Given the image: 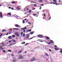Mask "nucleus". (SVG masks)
<instances>
[{
  "instance_id": "de8ad7c7",
  "label": "nucleus",
  "mask_w": 62,
  "mask_h": 62,
  "mask_svg": "<svg viewBox=\"0 0 62 62\" xmlns=\"http://www.w3.org/2000/svg\"><path fill=\"white\" fill-rule=\"evenodd\" d=\"M12 45H8V46H12Z\"/></svg>"
},
{
  "instance_id": "0e129e2a",
  "label": "nucleus",
  "mask_w": 62,
  "mask_h": 62,
  "mask_svg": "<svg viewBox=\"0 0 62 62\" xmlns=\"http://www.w3.org/2000/svg\"><path fill=\"white\" fill-rule=\"evenodd\" d=\"M11 42V41H9V43H10Z\"/></svg>"
},
{
  "instance_id": "49530a36",
  "label": "nucleus",
  "mask_w": 62,
  "mask_h": 62,
  "mask_svg": "<svg viewBox=\"0 0 62 62\" xmlns=\"http://www.w3.org/2000/svg\"><path fill=\"white\" fill-rule=\"evenodd\" d=\"M14 54H12V56H14Z\"/></svg>"
},
{
  "instance_id": "2eb2a0df",
  "label": "nucleus",
  "mask_w": 62,
  "mask_h": 62,
  "mask_svg": "<svg viewBox=\"0 0 62 62\" xmlns=\"http://www.w3.org/2000/svg\"><path fill=\"white\" fill-rule=\"evenodd\" d=\"M18 32H16L15 33V34L16 35H17L18 34Z\"/></svg>"
},
{
  "instance_id": "6e6d98bb",
  "label": "nucleus",
  "mask_w": 62,
  "mask_h": 62,
  "mask_svg": "<svg viewBox=\"0 0 62 62\" xmlns=\"http://www.w3.org/2000/svg\"><path fill=\"white\" fill-rule=\"evenodd\" d=\"M11 9H12V10H13L14 9V8H11Z\"/></svg>"
},
{
  "instance_id": "9b49d317",
  "label": "nucleus",
  "mask_w": 62,
  "mask_h": 62,
  "mask_svg": "<svg viewBox=\"0 0 62 62\" xmlns=\"http://www.w3.org/2000/svg\"><path fill=\"white\" fill-rule=\"evenodd\" d=\"M13 30H19V29L16 28H15L13 29Z\"/></svg>"
},
{
  "instance_id": "393cba45",
  "label": "nucleus",
  "mask_w": 62,
  "mask_h": 62,
  "mask_svg": "<svg viewBox=\"0 0 62 62\" xmlns=\"http://www.w3.org/2000/svg\"><path fill=\"white\" fill-rule=\"evenodd\" d=\"M28 30L29 32H31V30L28 29Z\"/></svg>"
},
{
  "instance_id": "ddd939ff",
  "label": "nucleus",
  "mask_w": 62,
  "mask_h": 62,
  "mask_svg": "<svg viewBox=\"0 0 62 62\" xmlns=\"http://www.w3.org/2000/svg\"><path fill=\"white\" fill-rule=\"evenodd\" d=\"M6 30H2V32H6Z\"/></svg>"
},
{
  "instance_id": "9d476101",
  "label": "nucleus",
  "mask_w": 62,
  "mask_h": 62,
  "mask_svg": "<svg viewBox=\"0 0 62 62\" xmlns=\"http://www.w3.org/2000/svg\"><path fill=\"white\" fill-rule=\"evenodd\" d=\"M39 2H41V3H43V1L42 0H39Z\"/></svg>"
},
{
  "instance_id": "3c124183",
  "label": "nucleus",
  "mask_w": 62,
  "mask_h": 62,
  "mask_svg": "<svg viewBox=\"0 0 62 62\" xmlns=\"http://www.w3.org/2000/svg\"><path fill=\"white\" fill-rule=\"evenodd\" d=\"M8 33H7V34L6 35H8Z\"/></svg>"
},
{
  "instance_id": "72a5a7b5",
  "label": "nucleus",
  "mask_w": 62,
  "mask_h": 62,
  "mask_svg": "<svg viewBox=\"0 0 62 62\" xmlns=\"http://www.w3.org/2000/svg\"><path fill=\"white\" fill-rule=\"evenodd\" d=\"M33 39L32 38H29V40H30V39Z\"/></svg>"
},
{
  "instance_id": "603ef678",
  "label": "nucleus",
  "mask_w": 62,
  "mask_h": 62,
  "mask_svg": "<svg viewBox=\"0 0 62 62\" xmlns=\"http://www.w3.org/2000/svg\"><path fill=\"white\" fill-rule=\"evenodd\" d=\"M13 41H14V42H16V41L15 40H14Z\"/></svg>"
},
{
  "instance_id": "13d9d810",
  "label": "nucleus",
  "mask_w": 62,
  "mask_h": 62,
  "mask_svg": "<svg viewBox=\"0 0 62 62\" xmlns=\"http://www.w3.org/2000/svg\"><path fill=\"white\" fill-rule=\"evenodd\" d=\"M25 42H23V44H24L25 43Z\"/></svg>"
},
{
  "instance_id": "4be33fe9",
  "label": "nucleus",
  "mask_w": 62,
  "mask_h": 62,
  "mask_svg": "<svg viewBox=\"0 0 62 62\" xmlns=\"http://www.w3.org/2000/svg\"><path fill=\"white\" fill-rule=\"evenodd\" d=\"M29 44V43H27L25 45V46L27 45H28V44Z\"/></svg>"
},
{
  "instance_id": "c9c22d12",
  "label": "nucleus",
  "mask_w": 62,
  "mask_h": 62,
  "mask_svg": "<svg viewBox=\"0 0 62 62\" xmlns=\"http://www.w3.org/2000/svg\"><path fill=\"white\" fill-rule=\"evenodd\" d=\"M25 23V21H24L23 20V23Z\"/></svg>"
},
{
  "instance_id": "5fc2aeb1",
  "label": "nucleus",
  "mask_w": 62,
  "mask_h": 62,
  "mask_svg": "<svg viewBox=\"0 0 62 62\" xmlns=\"http://www.w3.org/2000/svg\"><path fill=\"white\" fill-rule=\"evenodd\" d=\"M23 32H25V30H23Z\"/></svg>"
},
{
  "instance_id": "20e7f679",
  "label": "nucleus",
  "mask_w": 62,
  "mask_h": 62,
  "mask_svg": "<svg viewBox=\"0 0 62 62\" xmlns=\"http://www.w3.org/2000/svg\"><path fill=\"white\" fill-rule=\"evenodd\" d=\"M35 58L34 57L32 59H31L30 60V61H31V62H33L35 60Z\"/></svg>"
},
{
  "instance_id": "a878e982",
  "label": "nucleus",
  "mask_w": 62,
  "mask_h": 62,
  "mask_svg": "<svg viewBox=\"0 0 62 62\" xmlns=\"http://www.w3.org/2000/svg\"><path fill=\"white\" fill-rule=\"evenodd\" d=\"M21 29L22 30H24V29L23 28H21Z\"/></svg>"
},
{
  "instance_id": "f03ea898",
  "label": "nucleus",
  "mask_w": 62,
  "mask_h": 62,
  "mask_svg": "<svg viewBox=\"0 0 62 62\" xmlns=\"http://www.w3.org/2000/svg\"><path fill=\"white\" fill-rule=\"evenodd\" d=\"M38 38H42L43 37V36L42 35H38Z\"/></svg>"
},
{
  "instance_id": "2f4dec72",
  "label": "nucleus",
  "mask_w": 62,
  "mask_h": 62,
  "mask_svg": "<svg viewBox=\"0 0 62 62\" xmlns=\"http://www.w3.org/2000/svg\"><path fill=\"white\" fill-rule=\"evenodd\" d=\"M25 36V34H23V37H24Z\"/></svg>"
},
{
  "instance_id": "774afa93",
  "label": "nucleus",
  "mask_w": 62,
  "mask_h": 62,
  "mask_svg": "<svg viewBox=\"0 0 62 62\" xmlns=\"http://www.w3.org/2000/svg\"><path fill=\"white\" fill-rule=\"evenodd\" d=\"M40 41V42H43V41Z\"/></svg>"
},
{
  "instance_id": "c756f323",
  "label": "nucleus",
  "mask_w": 62,
  "mask_h": 62,
  "mask_svg": "<svg viewBox=\"0 0 62 62\" xmlns=\"http://www.w3.org/2000/svg\"><path fill=\"white\" fill-rule=\"evenodd\" d=\"M37 6V4H34V7H36Z\"/></svg>"
},
{
  "instance_id": "4c0bfd02",
  "label": "nucleus",
  "mask_w": 62,
  "mask_h": 62,
  "mask_svg": "<svg viewBox=\"0 0 62 62\" xmlns=\"http://www.w3.org/2000/svg\"><path fill=\"white\" fill-rule=\"evenodd\" d=\"M17 8L18 9H19V10L20 9H21V8H19V7H18Z\"/></svg>"
},
{
  "instance_id": "e2e57ef3",
  "label": "nucleus",
  "mask_w": 62,
  "mask_h": 62,
  "mask_svg": "<svg viewBox=\"0 0 62 62\" xmlns=\"http://www.w3.org/2000/svg\"><path fill=\"white\" fill-rule=\"evenodd\" d=\"M5 4H6V3H5V2L3 3V4L4 5H5Z\"/></svg>"
},
{
  "instance_id": "6e6552de",
  "label": "nucleus",
  "mask_w": 62,
  "mask_h": 62,
  "mask_svg": "<svg viewBox=\"0 0 62 62\" xmlns=\"http://www.w3.org/2000/svg\"><path fill=\"white\" fill-rule=\"evenodd\" d=\"M22 51L20 50L18 52V54H20V53H22Z\"/></svg>"
},
{
  "instance_id": "c03bdc74",
  "label": "nucleus",
  "mask_w": 62,
  "mask_h": 62,
  "mask_svg": "<svg viewBox=\"0 0 62 62\" xmlns=\"http://www.w3.org/2000/svg\"><path fill=\"white\" fill-rule=\"evenodd\" d=\"M44 17H45V16H46V15L45 14H44Z\"/></svg>"
},
{
  "instance_id": "69168bd1",
  "label": "nucleus",
  "mask_w": 62,
  "mask_h": 62,
  "mask_svg": "<svg viewBox=\"0 0 62 62\" xmlns=\"http://www.w3.org/2000/svg\"><path fill=\"white\" fill-rule=\"evenodd\" d=\"M55 4L56 5H57V3H55Z\"/></svg>"
},
{
  "instance_id": "a18cd8bd",
  "label": "nucleus",
  "mask_w": 62,
  "mask_h": 62,
  "mask_svg": "<svg viewBox=\"0 0 62 62\" xmlns=\"http://www.w3.org/2000/svg\"><path fill=\"white\" fill-rule=\"evenodd\" d=\"M26 9L27 10H29V9L28 8H27Z\"/></svg>"
},
{
  "instance_id": "473e14b6",
  "label": "nucleus",
  "mask_w": 62,
  "mask_h": 62,
  "mask_svg": "<svg viewBox=\"0 0 62 62\" xmlns=\"http://www.w3.org/2000/svg\"><path fill=\"white\" fill-rule=\"evenodd\" d=\"M55 50H58V49L55 48Z\"/></svg>"
},
{
  "instance_id": "79ce46f5",
  "label": "nucleus",
  "mask_w": 62,
  "mask_h": 62,
  "mask_svg": "<svg viewBox=\"0 0 62 62\" xmlns=\"http://www.w3.org/2000/svg\"><path fill=\"white\" fill-rule=\"evenodd\" d=\"M15 3V2H14V1L12 2V3L13 4H14V3Z\"/></svg>"
},
{
  "instance_id": "4468645a",
  "label": "nucleus",
  "mask_w": 62,
  "mask_h": 62,
  "mask_svg": "<svg viewBox=\"0 0 62 62\" xmlns=\"http://www.w3.org/2000/svg\"><path fill=\"white\" fill-rule=\"evenodd\" d=\"M15 17L16 18H18V17H20V16H15Z\"/></svg>"
},
{
  "instance_id": "7ed1b4c3",
  "label": "nucleus",
  "mask_w": 62,
  "mask_h": 62,
  "mask_svg": "<svg viewBox=\"0 0 62 62\" xmlns=\"http://www.w3.org/2000/svg\"><path fill=\"white\" fill-rule=\"evenodd\" d=\"M19 56H20L19 57L18 59L23 58V57L22 56V55L21 54L19 55Z\"/></svg>"
},
{
  "instance_id": "0eeeda50",
  "label": "nucleus",
  "mask_w": 62,
  "mask_h": 62,
  "mask_svg": "<svg viewBox=\"0 0 62 62\" xmlns=\"http://www.w3.org/2000/svg\"><path fill=\"white\" fill-rule=\"evenodd\" d=\"M12 36L13 38H15V37H16V36L15 35H12Z\"/></svg>"
},
{
  "instance_id": "39448f33",
  "label": "nucleus",
  "mask_w": 62,
  "mask_h": 62,
  "mask_svg": "<svg viewBox=\"0 0 62 62\" xmlns=\"http://www.w3.org/2000/svg\"><path fill=\"white\" fill-rule=\"evenodd\" d=\"M0 17H2V16H3L2 13L1 12H0Z\"/></svg>"
},
{
  "instance_id": "412c9836",
  "label": "nucleus",
  "mask_w": 62,
  "mask_h": 62,
  "mask_svg": "<svg viewBox=\"0 0 62 62\" xmlns=\"http://www.w3.org/2000/svg\"><path fill=\"white\" fill-rule=\"evenodd\" d=\"M8 15H9L10 16H11V14L9 13L8 14Z\"/></svg>"
},
{
  "instance_id": "ea45409f",
  "label": "nucleus",
  "mask_w": 62,
  "mask_h": 62,
  "mask_svg": "<svg viewBox=\"0 0 62 62\" xmlns=\"http://www.w3.org/2000/svg\"><path fill=\"white\" fill-rule=\"evenodd\" d=\"M29 13H31V10H30L29 11Z\"/></svg>"
},
{
  "instance_id": "09e8293b",
  "label": "nucleus",
  "mask_w": 62,
  "mask_h": 62,
  "mask_svg": "<svg viewBox=\"0 0 62 62\" xmlns=\"http://www.w3.org/2000/svg\"><path fill=\"white\" fill-rule=\"evenodd\" d=\"M37 14H39V12H37Z\"/></svg>"
},
{
  "instance_id": "c85d7f7f",
  "label": "nucleus",
  "mask_w": 62,
  "mask_h": 62,
  "mask_svg": "<svg viewBox=\"0 0 62 62\" xmlns=\"http://www.w3.org/2000/svg\"><path fill=\"white\" fill-rule=\"evenodd\" d=\"M11 31H10L9 32L8 34H11Z\"/></svg>"
},
{
  "instance_id": "bb28decb",
  "label": "nucleus",
  "mask_w": 62,
  "mask_h": 62,
  "mask_svg": "<svg viewBox=\"0 0 62 62\" xmlns=\"http://www.w3.org/2000/svg\"><path fill=\"white\" fill-rule=\"evenodd\" d=\"M53 1L54 2H57V1H56V0H53Z\"/></svg>"
},
{
  "instance_id": "338daca9",
  "label": "nucleus",
  "mask_w": 62,
  "mask_h": 62,
  "mask_svg": "<svg viewBox=\"0 0 62 62\" xmlns=\"http://www.w3.org/2000/svg\"><path fill=\"white\" fill-rule=\"evenodd\" d=\"M35 9H36V8H34L32 9V10H35Z\"/></svg>"
},
{
  "instance_id": "f3484780",
  "label": "nucleus",
  "mask_w": 62,
  "mask_h": 62,
  "mask_svg": "<svg viewBox=\"0 0 62 62\" xmlns=\"http://www.w3.org/2000/svg\"><path fill=\"white\" fill-rule=\"evenodd\" d=\"M30 33L31 34V35H32L33 34V32L32 31Z\"/></svg>"
},
{
  "instance_id": "cd10ccee",
  "label": "nucleus",
  "mask_w": 62,
  "mask_h": 62,
  "mask_svg": "<svg viewBox=\"0 0 62 62\" xmlns=\"http://www.w3.org/2000/svg\"><path fill=\"white\" fill-rule=\"evenodd\" d=\"M19 34H17V35H16V36L17 37H19Z\"/></svg>"
},
{
  "instance_id": "58836bf2",
  "label": "nucleus",
  "mask_w": 62,
  "mask_h": 62,
  "mask_svg": "<svg viewBox=\"0 0 62 62\" xmlns=\"http://www.w3.org/2000/svg\"><path fill=\"white\" fill-rule=\"evenodd\" d=\"M2 52H4V53H5V52H6V51L5 50H3L2 51Z\"/></svg>"
},
{
  "instance_id": "a19ab883",
  "label": "nucleus",
  "mask_w": 62,
  "mask_h": 62,
  "mask_svg": "<svg viewBox=\"0 0 62 62\" xmlns=\"http://www.w3.org/2000/svg\"><path fill=\"white\" fill-rule=\"evenodd\" d=\"M54 47H55V48H57V46L56 45H55Z\"/></svg>"
},
{
  "instance_id": "f8f14e48",
  "label": "nucleus",
  "mask_w": 62,
  "mask_h": 62,
  "mask_svg": "<svg viewBox=\"0 0 62 62\" xmlns=\"http://www.w3.org/2000/svg\"><path fill=\"white\" fill-rule=\"evenodd\" d=\"M3 46H1L0 47V50H3V48H2V47H3Z\"/></svg>"
},
{
  "instance_id": "e433bc0d",
  "label": "nucleus",
  "mask_w": 62,
  "mask_h": 62,
  "mask_svg": "<svg viewBox=\"0 0 62 62\" xmlns=\"http://www.w3.org/2000/svg\"><path fill=\"white\" fill-rule=\"evenodd\" d=\"M21 18V17H17V19H20V18Z\"/></svg>"
},
{
  "instance_id": "37998d69",
  "label": "nucleus",
  "mask_w": 62,
  "mask_h": 62,
  "mask_svg": "<svg viewBox=\"0 0 62 62\" xmlns=\"http://www.w3.org/2000/svg\"><path fill=\"white\" fill-rule=\"evenodd\" d=\"M23 32H22L21 33V35H23Z\"/></svg>"
},
{
  "instance_id": "052dcab7",
  "label": "nucleus",
  "mask_w": 62,
  "mask_h": 62,
  "mask_svg": "<svg viewBox=\"0 0 62 62\" xmlns=\"http://www.w3.org/2000/svg\"><path fill=\"white\" fill-rule=\"evenodd\" d=\"M34 14V16H35V15H36V14Z\"/></svg>"
},
{
  "instance_id": "1a4fd4ad",
  "label": "nucleus",
  "mask_w": 62,
  "mask_h": 62,
  "mask_svg": "<svg viewBox=\"0 0 62 62\" xmlns=\"http://www.w3.org/2000/svg\"><path fill=\"white\" fill-rule=\"evenodd\" d=\"M50 43H54V42L52 40L50 41Z\"/></svg>"
},
{
  "instance_id": "dca6fc26",
  "label": "nucleus",
  "mask_w": 62,
  "mask_h": 62,
  "mask_svg": "<svg viewBox=\"0 0 62 62\" xmlns=\"http://www.w3.org/2000/svg\"><path fill=\"white\" fill-rule=\"evenodd\" d=\"M2 44V45H5V44L4 43H2H2H0V44Z\"/></svg>"
},
{
  "instance_id": "5701e85b",
  "label": "nucleus",
  "mask_w": 62,
  "mask_h": 62,
  "mask_svg": "<svg viewBox=\"0 0 62 62\" xmlns=\"http://www.w3.org/2000/svg\"><path fill=\"white\" fill-rule=\"evenodd\" d=\"M28 32H29L28 31V30H27L26 31V33H28Z\"/></svg>"
},
{
  "instance_id": "6ab92c4d",
  "label": "nucleus",
  "mask_w": 62,
  "mask_h": 62,
  "mask_svg": "<svg viewBox=\"0 0 62 62\" xmlns=\"http://www.w3.org/2000/svg\"><path fill=\"white\" fill-rule=\"evenodd\" d=\"M8 38L9 39H11V36H9L8 37Z\"/></svg>"
},
{
  "instance_id": "f704fd0d",
  "label": "nucleus",
  "mask_w": 62,
  "mask_h": 62,
  "mask_svg": "<svg viewBox=\"0 0 62 62\" xmlns=\"http://www.w3.org/2000/svg\"><path fill=\"white\" fill-rule=\"evenodd\" d=\"M28 23H29V24H31V23L29 22H28Z\"/></svg>"
},
{
  "instance_id": "bf43d9fd",
  "label": "nucleus",
  "mask_w": 62,
  "mask_h": 62,
  "mask_svg": "<svg viewBox=\"0 0 62 62\" xmlns=\"http://www.w3.org/2000/svg\"><path fill=\"white\" fill-rule=\"evenodd\" d=\"M41 9V7H40L39 8V9L40 10Z\"/></svg>"
},
{
  "instance_id": "680f3d73",
  "label": "nucleus",
  "mask_w": 62,
  "mask_h": 62,
  "mask_svg": "<svg viewBox=\"0 0 62 62\" xmlns=\"http://www.w3.org/2000/svg\"><path fill=\"white\" fill-rule=\"evenodd\" d=\"M11 8V7H9L8 8H9V9H10V8Z\"/></svg>"
},
{
  "instance_id": "a211bd4d",
  "label": "nucleus",
  "mask_w": 62,
  "mask_h": 62,
  "mask_svg": "<svg viewBox=\"0 0 62 62\" xmlns=\"http://www.w3.org/2000/svg\"><path fill=\"white\" fill-rule=\"evenodd\" d=\"M46 39L47 40H48V39H49V37H46Z\"/></svg>"
},
{
  "instance_id": "4d7b16f0",
  "label": "nucleus",
  "mask_w": 62,
  "mask_h": 62,
  "mask_svg": "<svg viewBox=\"0 0 62 62\" xmlns=\"http://www.w3.org/2000/svg\"><path fill=\"white\" fill-rule=\"evenodd\" d=\"M49 18H50V19H49V20H50V19H51V16H50V17H49Z\"/></svg>"
},
{
  "instance_id": "f257e3e1",
  "label": "nucleus",
  "mask_w": 62,
  "mask_h": 62,
  "mask_svg": "<svg viewBox=\"0 0 62 62\" xmlns=\"http://www.w3.org/2000/svg\"><path fill=\"white\" fill-rule=\"evenodd\" d=\"M26 36L25 38V39L26 40V39H28L29 38V35L28 34H26Z\"/></svg>"
},
{
  "instance_id": "aec40b11",
  "label": "nucleus",
  "mask_w": 62,
  "mask_h": 62,
  "mask_svg": "<svg viewBox=\"0 0 62 62\" xmlns=\"http://www.w3.org/2000/svg\"><path fill=\"white\" fill-rule=\"evenodd\" d=\"M8 52H10V53H11V51L10 50H8Z\"/></svg>"
},
{
  "instance_id": "8fccbe9b",
  "label": "nucleus",
  "mask_w": 62,
  "mask_h": 62,
  "mask_svg": "<svg viewBox=\"0 0 62 62\" xmlns=\"http://www.w3.org/2000/svg\"><path fill=\"white\" fill-rule=\"evenodd\" d=\"M46 56H48V54H46Z\"/></svg>"
},
{
  "instance_id": "423d86ee",
  "label": "nucleus",
  "mask_w": 62,
  "mask_h": 62,
  "mask_svg": "<svg viewBox=\"0 0 62 62\" xmlns=\"http://www.w3.org/2000/svg\"><path fill=\"white\" fill-rule=\"evenodd\" d=\"M20 25H18V24H16V25L15 26L16 27H19V26Z\"/></svg>"
},
{
  "instance_id": "864d4df0",
  "label": "nucleus",
  "mask_w": 62,
  "mask_h": 62,
  "mask_svg": "<svg viewBox=\"0 0 62 62\" xmlns=\"http://www.w3.org/2000/svg\"><path fill=\"white\" fill-rule=\"evenodd\" d=\"M49 51L50 52H51L52 51V50H50V49H49Z\"/></svg>"
},
{
  "instance_id": "b1692460",
  "label": "nucleus",
  "mask_w": 62,
  "mask_h": 62,
  "mask_svg": "<svg viewBox=\"0 0 62 62\" xmlns=\"http://www.w3.org/2000/svg\"><path fill=\"white\" fill-rule=\"evenodd\" d=\"M24 29L25 30V29L26 30V29H27V27H24Z\"/></svg>"
},
{
  "instance_id": "7c9ffc66",
  "label": "nucleus",
  "mask_w": 62,
  "mask_h": 62,
  "mask_svg": "<svg viewBox=\"0 0 62 62\" xmlns=\"http://www.w3.org/2000/svg\"><path fill=\"white\" fill-rule=\"evenodd\" d=\"M16 61V60H15L14 59L13 60V62H15Z\"/></svg>"
}]
</instances>
